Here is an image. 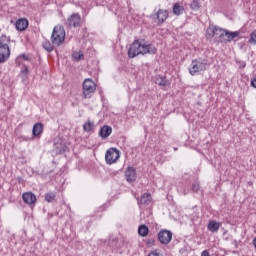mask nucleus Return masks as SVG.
<instances>
[{
  "mask_svg": "<svg viewBox=\"0 0 256 256\" xmlns=\"http://www.w3.org/2000/svg\"><path fill=\"white\" fill-rule=\"evenodd\" d=\"M111 133H113V128L109 125H104L100 128L99 137H101V139H107Z\"/></svg>",
  "mask_w": 256,
  "mask_h": 256,
  "instance_id": "obj_15",
  "label": "nucleus"
},
{
  "mask_svg": "<svg viewBox=\"0 0 256 256\" xmlns=\"http://www.w3.org/2000/svg\"><path fill=\"white\" fill-rule=\"evenodd\" d=\"M56 197H57V194H55V192H47L45 194L44 199L47 203H53V201H55Z\"/></svg>",
  "mask_w": 256,
  "mask_h": 256,
  "instance_id": "obj_23",
  "label": "nucleus"
},
{
  "mask_svg": "<svg viewBox=\"0 0 256 256\" xmlns=\"http://www.w3.org/2000/svg\"><path fill=\"white\" fill-rule=\"evenodd\" d=\"M147 245H155V239H148Z\"/></svg>",
  "mask_w": 256,
  "mask_h": 256,
  "instance_id": "obj_33",
  "label": "nucleus"
},
{
  "mask_svg": "<svg viewBox=\"0 0 256 256\" xmlns=\"http://www.w3.org/2000/svg\"><path fill=\"white\" fill-rule=\"evenodd\" d=\"M84 99H91L97 90V84L91 79H85L82 84Z\"/></svg>",
  "mask_w": 256,
  "mask_h": 256,
  "instance_id": "obj_5",
  "label": "nucleus"
},
{
  "mask_svg": "<svg viewBox=\"0 0 256 256\" xmlns=\"http://www.w3.org/2000/svg\"><path fill=\"white\" fill-rule=\"evenodd\" d=\"M148 256H159V252L157 250H154L148 254Z\"/></svg>",
  "mask_w": 256,
  "mask_h": 256,
  "instance_id": "obj_31",
  "label": "nucleus"
},
{
  "mask_svg": "<svg viewBox=\"0 0 256 256\" xmlns=\"http://www.w3.org/2000/svg\"><path fill=\"white\" fill-rule=\"evenodd\" d=\"M173 239V232L171 230L162 229L158 233V241L161 245H169Z\"/></svg>",
  "mask_w": 256,
  "mask_h": 256,
  "instance_id": "obj_9",
  "label": "nucleus"
},
{
  "mask_svg": "<svg viewBox=\"0 0 256 256\" xmlns=\"http://www.w3.org/2000/svg\"><path fill=\"white\" fill-rule=\"evenodd\" d=\"M84 57L85 55L81 51L72 53V59H74V61H81Z\"/></svg>",
  "mask_w": 256,
  "mask_h": 256,
  "instance_id": "obj_26",
  "label": "nucleus"
},
{
  "mask_svg": "<svg viewBox=\"0 0 256 256\" xmlns=\"http://www.w3.org/2000/svg\"><path fill=\"white\" fill-rule=\"evenodd\" d=\"M201 256H211L209 254V251L208 250H204L202 253H201Z\"/></svg>",
  "mask_w": 256,
  "mask_h": 256,
  "instance_id": "obj_34",
  "label": "nucleus"
},
{
  "mask_svg": "<svg viewBox=\"0 0 256 256\" xmlns=\"http://www.w3.org/2000/svg\"><path fill=\"white\" fill-rule=\"evenodd\" d=\"M19 57H22L24 61H29V56H27L26 54H21Z\"/></svg>",
  "mask_w": 256,
  "mask_h": 256,
  "instance_id": "obj_32",
  "label": "nucleus"
},
{
  "mask_svg": "<svg viewBox=\"0 0 256 256\" xmlns=\"http://www.w3.org/2000/svg\"><path fill=\"white\" fill-rule=\"evenodd\" d=\"M29 73V67L27 65H24V68L21 70L22 75H27Z\"/></svg>",
  "mask_w": 256,
  "mask_h": 256,
  "instance_id": "obj_29",
  "label": "nucleus"
},
{
  "mask_svg": "<svg viewBox=\"0 0 256 256\" xmlns=\"http://www.w3.org/2000/svg\"><path fill=\"white\" fill-rule=\"evenodd\" d=\"M94 128H95V124L91 121H88L83 125V129L86 133H89V131H93Z\"/></svg>",
  "mask_w": 256,
  "mask_h": 256,
  "instance_id": "obj_25",
  "label": "nucleus"
},
{
  "mask_svg": "<svg viewBox=\"0 0 256 256\" xmlns=\"http://www.w3.org/2000/svg\"><path fill=\"white\" fill-rule=\"evenodd\" d=\"M239 35H240L239 31L231 32L229 30H225L224 37H226V39L224 43H231V41L236 39V37H239Z\"/></svg>",
  "mask_w": 256,
  "mask_h": 256,
  "instance_id": "obj_17",
  "label": "nucleus"
},
{
  "mask_svg": "<svg viewBox=\"0 0 256 256\" xmlns=\"http://www.w3.org/2000/svg\"><path fill=\"white\" fill-rule=\"evenodd\" d=\"M219 227H221V224L215 220H211L208 223L207 229L208 231H211V233H217L219 231Z\"/></svg>",
  "mask_w": 256,
  "mask_h": 256,
  "instance_id": "obj_19",
  "label": "nucleus"
},
{
  "mask_svg": "<svg viewBox=\"0 0 256 256\" xmlns=\"http://www.w3.org/2000/svg\"><path fill=\"white\" fill-rule=\"evenodd\" d=\"M67 149H69L67 146H62L58 153L63 154L65 151H67Z\"/></svg>",
  "mask_w": 256,
  "mask_h": 256,
  "instance_id": "obj_30",
  "label": "nucleus"
},
{
  "mask_svg": "<svg viewBox=\"0 0 256 256\" xmlns=\"http://www.w3.org/2000/svg\"><path fill=\"white\" fill-rule=\"evenodd\" d=\"M225 31L221 27L215 26L213 29H208L206 32L207 39H213V37H217L219 43H225Z\"/></svg>",
  "mask_w": 256,
  "mask_h": 256,
  "instance_id": "obj_6",
  "label": "nucleus"
},
{
  "mask_svg": "<svg viewBox=\"0 0 256 256\" xmlns=\"http://www.w3.org/2000/svg\"><path fill=\"white\" fill-rule=\"evenodd\" d=\"M68 27H81V15L79 13H73L67 19Z\"/></svg>",
  "mask_w": 256,
  "mask_h": 256,
  "instance_id": "obj_10",
  "label": "nucleus"
},
{
  "mask_svg": "<svg viewBox=\"0 0 256 256\" xmlns=\"http://www.w3.org/2000/svg\"><path fill=\"white\" fill-rule=\"evenodd\" d=\"M53 45H54L53 42L46 40L42 44V47H43V49H45V51H47L48 53H51L53 51V49H55V47Z\"/></svg>",
  "mask_w": 256,
  "mask_h": 256,
  "instance_id": "obj_22",
  "label": "nucleus"
},
{
  "mask_svg": "<svg viewBox=\"0 0 256 256\" xmlns=\"http://www.w3.org/2000/svg\"><path fill=\"white\" fill-rule=\"evenodd\" d=\"M153 201V198L151 197L150 193H144L141 198L138 200V205H144V207H147L151 205V202Z\"/></svg>",
  "mask_w": 256,
  "mask_h": 256,
  "instance_id": "obj_16",
  "label": "nucleus"
},
{
  "mask_svg": "<svg viewBox=\"0 0 256 256\" xmlns=\"http://www.w3.org/2000/svg\"><path fill=\"white\" fill-rule=\"evenodd\" d=\"M251 85H252V87H255V89H256V78H254V79L251 81Z\"/></svg>",
  "mask_w": 256,
  "mask_h": 256,
  "instance_id": "obj_35",
  "label": "nucleus"
},
{
  "mask_svg": "<svg viewBox=\"0 0 256 256\" xmlns=\"http://www.w3.org/2000/svg\"><path fill=\"white\" fill-rule=\"evenodd\" d=\"M247 67V64L245 62H242L240 65V69H245Z\"/></svg>",
  "mask_w": 256,
  "mask_h": 256,
  "instance_id": "obj_36",
  "label": "nucleus"
},
{
  "mask_svg": "<svg viewBox=\"0 0 256 256\" xmlns=\"http://www.w3.org/2000/svg\"><path fill=\"white\" fill-rule=\"evenodd\" d=\"M172 11L174 15H181L183 11H185V8H183V6L177 2L173 5Z\"/></svg>",
  "mask_w": 256,
  "mask_h": 256,
  "instance_id": "obj_21",
  "label": "nucleus"
},
{
  "mask_svg": "<svg viewBox=\"0 0 256 256\" xmlns=\"http://www.w3.org/2000/svg\"><path fill=\"white\" fill-rule=\"evenodd\" d=\"M154 83L159 87L164 89L171 86V82L167 80V76L156 75L154 78Z\"/></svg>",
  "mask_w": 256,
  "mask_h": 256,
  "instance_id": "obj_12",
  "label": "nucleus"
},
{
  "mask_svg": "<svg viewBox=\"0 0 256 256\" xmlns=\"http://www.w3.org/2000/svg\"><path fill=\"white\" fill-rule=\"evenodd\" d=\"M190 9H192V11H199L201 9V0H192Z\"/></svg>",
  "mask_w": 256,
  "mask_h": 256,
  "instance_id": "obj_24",
  "label": "nucleus"
},
{
  "mask_svg": "<svg viewBox=\"0 0 256 256\" xmlns=\"http://www.w3.org/2000/svg\"><path fill=\"white\" fill-rule=\"evenodd\" d=\"M178 148H174V151H177Z\"/></svg>",
  "mask_w": 256,
  "mask_h": 256,
  "instance_id": "obj_38",
  "label": "nucleus"
},
{
  "mask_svg": "<svg viewBox=\"0 0 256 256\" xmlns=\"http://www.w3.org/2000/svg\"><path fill=\"white\" fill-rule=\"evenodd\" d=\"M22 199L26 205H35L37 203V196L33 192H24Z\"/></svg>",
  "mask_w": 256,
  "mask_h": 256,
  "instance_id": "obj_13",
  "label": "nucleus"
},
{
  "mask_svg": "<svg viewBox=\"0 0 256 256\" xmlns=\"http://www.w3.org/2000/svg\"><path fill=\"white\" fill-rule=\"evenodd\" d=\"M50 41L56 47H61L65 43V27L63 25H56L53 28Z\"/></svg>",
  "mask_w": 256,
  "mask_h": 256,
  "instance_id": "obj_3",
  "label": "nucleus"
},
{
  "mask_svg": "<svg viewBox=\"0 0 256 256\" xmlns=\"http://www.w3.org/2000/svg\"><path fill=\"white\" fill-rule=\"evenodd\" d=\"M207 69H209V63L207 62V60L203 58H198L192 60L189 68V73L190 75L194 76L201 71H207Z\"/></svg>",
  "mask_w": 256,
  "mask_h": 256,
  "instance_id": "obj_4",
  "label": "nucleus"
},
{
  "mask_svg": "<svg viewBox=\"0 0 256 256\" xmlns=\"http://www.w3.org/2000/svg\"><path fill=\"white\" fill-rule=\"evenodd\" d=\"M121 157V152L117 148H110L106 151L105 161L107 165H113V163H117L119 158Z\"/></svg>",
  "mask_w": 256,
  "mask_h": 256,
  "instance_id": "obj_7",
  "label": "nucleus"
},
{
  "mask_svg": "<svg viewBox=\"0 0 256 256\" xmlns=\"http://www.w3.org/2000/svg\"><path fill=\"white\" fill-rule=\"evenodd\" d=\"M168 17H169V11L163 10V9H159L155 14H152L150 16L152 21H158L157 22L158 27H161V25H163V23L167 21Z\"/></svg>",
  "mask_w": 256,
  "mask_h": 256,
  "instance_id": "obj_8",
  "label": "nucleus"
},
{
  "mask_svg": "<svg viewBox=\"0 0 256 256\" xmlns=\"http://www.w3.org/2000/svg\"><path fill=\"white\" fill-rule=\"evenodd\" d=\"M43 134V123L37 122L33 125L32 135L33 137H39V135Z\"/></svg>",
  "mask_w": 256,
  "mask_h": 256,
  "instance_id": "obj_18",
  "label": "nucleus"
},
{
  "mask_svg": "<svg viewBox=\"0 0 256 256\" xmlns=\"http://www.w3.org/2000/svg\"><path fill=\"white\" fill-rule=\"evenodd\" d=\"M138 235L140 237H147L149 235V227L145 224H142L138 227Z\"/></svg>",
  "mask_w": 256,
  "mask_h": 256,
  "instance_id": "obj_20",
  "label": "nucleus"
},
{
  "mask_svg": "<svg viewBox=\"0 0 256 256\" xmlns=\"http://www.w3.org/2000/svg\"><path fill=\"white\" fill-rule=\"evenodd\" d=\"M138 55H157V48L145 39L134 40L128 49V57L135 59Z\"/></svg>",
  "mask_w": 256,
  "mask_h": 256,
  "instance_id": "obj_1",
  "label": "nucleus"
},
{
  "mask_svg": "<svg viewBox=\"0 0 256 256\" xmlns=\"http://www.w3.org/2000/svg\"><path fill=\"white\" fill-rule=\"evenodd\" d=\"M199 189H201V186H199V183L195 182V183L192 184L193 193H198Z\"/></svg>",
  "mask_w": 256,
  "mask_h": 256,
  "instance_id": "obj_28",
  "label": "nucleus"
},
{
  "mask_svg": "<svg viewBox=\"0 0 256 256\" xmlns=\"http://www.w3.org/2000/svg\"><path fill=\"white\" fill-rule=\"evenodd\" d=\"M29 27V20L25 18H20L15 23V28L17 31H25Z\"/></svg>",
  "mask_w": 256,
  "mask_h": 256,
  "instance_id": "obj_14",
  "label": "nucleus"
},
{
  "mask_svg": "<svg viewBox=\"0 0 256 256\" xmlns=\"http://www.w3.org/2000/svg\"><path fill=\"white\" fill-rule=\"evenodd\" d=\"M253 245H254V247L256 249V237L253 239Z\"/></svg>",
  "mask_w": 256,
  "mask_h": 256,
  "instance_id": "obj_37",
  "label": "nucleus"
},
{
  "mask_svg": "<svg viewBox=\"0 0 256 256\" xmlns=\"http://www.w3.org/2000/svg\"><path fill=\"white\" fill-rule=\"evenodd\" d=\"M11 37L3 34L0 36V63H5L11 57V49L9 48Z\"/></svg>",
  "mask_w": 256,
  "mask_h": 256,
  "instance_id": "obj_2",
  "label": "nucleus"
},
{
  "mask_svg": "<svg viewBox=\"0 0 256 256\" xmlns=\"http://www.w3.org/2000/svg\"><path fill=\"white\" fill-rule=\"evenodd\" d=\"M249 43H252L253 45H256V30H254V31L250 34Z\"/></svg>",
  "mask_w": 256,
  "mask_h": 256,
  "instance_id": "obj_27",
  "label": "nucleus"
},
{
  "mask_svg": "<svg viewBox=\"0 0 256 256\" xmlns=\"http://www.w3.org/2000/svg\"><path fill=\"white\" fill-rule=\"evenodd\" d=\"M125 178L128 183H135L137 181V170L133 166H128L125 170Z\"/></svg>",
  "mask_w": 256,
  "mask_h": 256,
  "instance_id": "obj_11",
  "label": "nucleus"
}]
</instances>
